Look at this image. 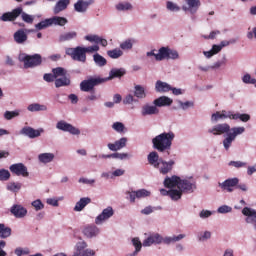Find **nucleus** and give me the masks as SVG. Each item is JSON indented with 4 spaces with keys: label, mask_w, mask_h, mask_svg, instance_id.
<instances>
[{
    "label": "nucleus",
    "mask_w": 256,
    "mask_h": 256,
    "mask_svg": "<svg viewBox=\"0 0 256 256\" xmlns=\"http://www.w3.org/2000/svg\"><path fill=\"white\" fill-rule=\"evenodd\" d=\"M173 141H175V132H162L152 139V147L155 151H158V153L169 157L171 155Z\"/></svg>",
    "instance_id": "nucleus-1"
},
{
    "label": "nucleus",
    "mask_w": 256,
    "mask_h": 256,
    "mask_svg": "<svg viewBox=\"0 0 256 256\" xmlns=\"http://www.w3.org/2000/svg\"><path fill=\"white\" fill-rule=\"evenodd\" d=\"M225 119H230L232 121H242V123H247L251 121V115L249 114H241L239 112L234 113L233 111H216L212 113L210 117L211 123H219V121H225Z\"/></svg>",
    "instance_id": "nucleus-2"
},
{
    "label": "nucleus",
    "mask_w": 256,
    "mask_h": 256,
    "mask_svg": "<svg viewBox=\"0 0 256 256\" xmlns=\"http://www.w3.org/2000/svg\"><path fill=\"white\" fill-rule=\"evenodd\" d=\"M156 51V49H153L146 52V57H154L155 61H169V59L175 61L179 59V52L175 49L163 46L159 48L158 53H156Z\"/></svg>",
    "instance_id": "nucleus-3"
},
{
    "label": "nucleus",
    "mask_w": 256,
    "mask_h": 256,
    "mask_svg": "<svg viewBox=\"0 0 256 256\" xmlns=\"http://www.w3.org/2000/svg\"><path fill=\"white\" fill-rule=\"evenodd\" d=\"M20 63H24V69H34V67H39L43 63V57L41 54L29 55L26 53H21L18 56Z\"/></svg>",
    "instance_id": "nucleus-4"
},
{
    "label": "nucleus",
    "mask_w": 256,
    "mask_h": 256,
    "mask_svg": "<svg viewBox=\"0 0 256 256\" xmlns=\"http://www.w3.org/2000/svg\"><path fill=\"white\" fill-rule=\"evenodd\" d=\"M103 83H105V80L99 76L90 77L80 83V91L83 93H91V91H93L97 85H103Z\"/></svg>",
    "instance_id": "nucleus-5"
},
{
    "label": "nucleus",
    "mask_w": 256,
    "mask_h": 256,
    "mask_svg": "<svg viewBox=\"0 0 256 256\" xmlns=\"http://www.w3.org/2000/svg\"><path fill=\"white\" fill-rule=\"evenodd\" d=\"M65 54L71 57L73 61H78L79 63H85L87 61V54L83 46H77L75 48H66Z\"/></svg>",
    "instance_id": "nucleus-6"
},
{
    "label": "nucleus",
    "mask_w": 256,
    "mask_h": 256,
    "mask_svg": "<svg viewBox=\"0 0 256 256\" xmlns=\"http://www.w3.org/2000/svg\"><path fill=\"white\" fill-rule=\"evenodd\" d=\"M210 129H208V133L214 135V137H219L221 135H228L231 132V125L228 123H212Z\"/></svg>",
    "instance_id": "nucleus-7"
},
{
    "label": "nucleus",
    "mask_w": 256,
    "mask_h": 256,
    "mask_svg": "<svg viewBox=\"0 0 256 256\" xmlns=\"http://www.w3.org/2000/svg\"><path fill=\"white\" fill-rule=\"evenodd\" d=\"M56 129H58V131H63L64 133H69L70 135H81V130L79 128L65 120L58 121L56 123Z\"/></svg>",
    "instance_id": "nucleus-8"
},
{
    "label": "nucleus",
    "mask_w": 256,
    "mask_h": 256,
    "mask_svg": "<svg viewBox=\"0 0 256 256\" xmlns=\"http://www.w3.org/2000/svg\"><path fill=\"white\" fill-rule=\"evenodd\" d=\"M113 215H115V210H113L112 206H108L95 218L94 223L95 225H103V223L109 221Z\"/></svg>",
    "instance_id": "nucleus-9"
},
{
    "label": "nucleus",
    "mask_w": 256,
    "mask_h": 256,
    "mask_svg": "<svg viewBox=\"0 0 256 256\" xmlns=\"http://www.w3.org/2000/svg\"><path fill=\"white\" fill-rule=\"evenodd\" d=\"M173 167H175V160L170 159L167 161L162 158L155 169H158L161 175H167L173 171Z\"/></svg>",
    "instance_id": "nucleus-10"
},
{
    "label": "nucleus",
    "mask_w": 256,
    "mask_h": 256,
    "mask_svg": "<svg viewBox=\"0 0 256 256\" xmlns=\"http://www.w3.org/2000/svg\"><path fill=\"white\" fill-rule=\"evenodd\" d=\"M42 133H45V129L43 128L35 129L31 126H24L20 130V135H24V137H28L29 139H37V137H41Z\"/></svg>",
    "instance_id": "nucleus-11"
},
{
    "label": "nucleus",
    "mask_w": 256,
    "mask_h": 256,
    "mask_svg": "<svg viewBox=\"0 0 256 256\" xmlns=\"http://www.w3.org/2000/svg\"><path fill=\"white\" fill-rule=\"evenodd\" d=\"M178 189H181L184 193H193L197 189V182L193 178L180 179Z\"/></svg>",
    "instance_id": "nucleus-12"
},
{
    "label": "nucleus",
    "mask_w": 256,
    "mask_h": 256,
    "mask_svg": "<svg viewBox=\"0 0 256 256\" xmlns=\"http://www.w3.org/2000/svg\"><path fill=\"white\" fill-rule=\"evenodd\" d=\"M237 185H239V178H228L223 182H218V187L222 191H227V193H233L234 189H236Z\"/></svg>",
    "instance_id": "nucleus-13"
},
{
    "label": "nucleus",
    "mask_w": 256,
    "mask_h": 256,
    "mask_svg": "<svg viewBox=\"0 0 256 256\" xmlns=\"http://www.w3.org/2000/svg\"><path fill=\"white\" fill-rule=\"evenodd\" d=\"M82 233L86 239H95L101 235V228L97 224H88L84 227Z\"/></svg>",
    "instance_id": "nucleus-14"
},
{
    "label": "nucleus",
    "mask_w": 256,
    "mask_h": 256,
    "mask_svg": "<svg viewBox=\"0 0 256 256\" xmlns=\"http://www.w3.org/2000/svg\"><path fill=\"white\" fill-rule=\"evenodd\" d=\"M9 170L17 177H29V170L23 163H15L9 166Z\"/></svg>",
    "instance_id": "nucleus-15"
},
{
    "label": "nucleus",
    "mask_w": 256,
    "mask_h": 256,
    "mask_svg": "<svg viewBox=\"0 0 256 256\" xmlns=\"http://www.w3.org/2000/svg\"><path fill=\"white\" fill-rule=\"evenodd\" d=\"M186 5L182 6V11L195 15L201 7V0H185Z\"/></svg>",
    "instance_id": "nucleus-16"
},
{
    "label": "nucleus",
    "mask_w": 256,
    "mask_h": 256,
    "mask_svg": "<svg viewBox=\"0 0 256 256\" xmlns=\"http://www.w3.org/2000/svg\"><path fill=\"white\" fill-rule=\"evenodd\" d=\"M21 13L22 7H17L11 12L3 13L2 16H0V21H3L4 23L15 21L17 17L21 16Z\"/></svg>",
    "instance_id": "nucleus-17"
},
{
    "label": "nucleus",
    "mask_w": 256,
    "mask_h": 256,
    "mask_svg": "<svg viewBox=\"0 0 256 256\" xmlns=\"http://www.w3.org/2000/svg\"><path fill=\"white\" fill-rule=\"evenodd\" d=\"M142 117H151L152 115H159V108L155 104L146 103L140 110Z\"/></svg>",
    "instance_id": "nucleus-18"
},
{
    "label": "nucleus",
    "mask_w": 256,
    "mask_h": 256,
    "mask_svg": "<svg viewBox=\"0 0 256 256\" xmlns=\"http://www.w3.org/2000/svg\"><path fill=\"white\" fill-rule=\"evenodd\" d=\"M161 243H163V236L159 233H154L147 237L142 245L143 247H151V245H161Z\"/></svg>",
    "instance_id": "nucleus-19"
},
{
    "label": "nucleus",
    "mask_w": 256,
    "mask_h": 256,
    "mask_svg": "<svg viewBox=\"0 0 256 256\" xmlns=\"http://www.w3.org/2000/svg\"><path fill=\"white\" fill-rule=\"evenodd\" d=\"M127 73V70L125 68H112L109 72V76L106 78H103L104 83H107V81H112V79H121L125 74Z\"/></svg>",
    "instance_id": "nucleus-20"
},
{
    "label": "nucleus",
    "mask_w": 256,
    "mask_h": 256,
    "mask_svg": "<svg viewBox=\"0 0 256 256\" xmlns=\"http://www.w3.org/2000/svg\"><path fill=\"white\" fill-rule=\"evenodd\" d=\"M10 213L14 215L16 219H23V217H27V208L19 204H14L10 208Z\"/></svg>",
    "instance_id": "nucleus-21"
},
{
    "label": "nucleus",
    "mask_w": 256,
    "mask_h": 256,
    "mask_svg": "<svg viewBox=\"0 0 256 256\" xmlns=\"http://www.w3.org/2000/svg\"><path fill=\"white\" fill-rule=\"evenodd\" d=\"M93 4L92 0H78L74 4V11L76 13H87L89 6Z\"/></svg>",
    "instance_id": "nucleus-22"
},
{
    "label": "nucleus",
    "mask_w": 256,
    "mask_h": 256,
    "mask_svg": "<svg viewBox=\"0 0 256 256\" xmlns=\"http://www.w3.org/2000/svg\"><path fill=\"white\" fill-rule=\"evenodd\" d=\"M107 147L110 151H121V149L127 147V138L122 137L114 143H108Z\"/></svg>",
    "instance_id": "nucleus-23"
},
{
    "label": "nucleus",
    "mask_w": 256,
    "mask_h": 256,
    "mask_svg": "<svg viewBox=\"0 0 256 256\" xmlns=\"http://www.w3.org/2000/svg\"><path fill=\"white\" fill-rule=\"evenodd\" d=\"M153 105H155L157 109H159V107H171V105H173V99L168 96H160L153 100Z\"/></svg>",
    "instance_id": "nucleus-24"
},
{
    "label": "nucleus",
    "mask_w": 256,
    "mask_h": 256,
    "mask_svg": "<svg viewBox=\"0 0 256 256\" xmlns=\"http://www.w3.org/2000/svg\"><path fill=\"white\" fill-rule=\"evenodd\" d=\"M180 181H181V178L179 176H176V175H173L171 177L167 176L164 179L163 185L167 189H173L174 187H178L179 188Z\"/></svg>",
    "instance_id": "nucleus-25"
},
{
    "label": "nucleus",
    "mask_w": 256,
    "mask_h": 256,
    "mask_svg": "<svg viewBox=\"0 0 256 256\" xmlns=\"http://www.w3.org/2000/svg\"><path fill=\"white\" fill-rule=\"evenodd\" d=\"M28 38L29 37L27 36V33L24 29H19L13 34V39L17 45H25Z\"/></svg>",
    "instance_id": "nucleus-26"
},
{
    "label": "nucleus",
    "mask_w": 256,
    "mask_h": 256,
    "mask_svg": "<svg viewBox=\"0 0 256 256\" xmlns=\"http://www.w3.org/2000/svg\"><path fill=\"white\" fill-rule=\"evenodd\" d=\"M242 214L246 217V223H256V210L249 207L242 209Z\"/></svg>",
    "instance_id": "nucleus-27"
},
{
    "label": "nucleus",
    "mask_w": 256,
    "mask_h": 256,
    "mask_svg": "<svg viewBox=\"0 0 256 256\" xmlns=\"http://www.w3.org/2000/svg\"><path fill=\"white\" fill-rule=\"evenodd\" d=\"M70 3H71V0H59L53 8L54 15H59L61 11H65V9L69 7Z\"/></svg>",
    "instance_id": "nucleus-28"
},
{
    "label": "nucleus",
    "mask_w": 256,
    "mask_h": 256,
    "mask_svg": "<svg viewBox=\"0 0 256 256\" xmlns=\"http://www.w3.org/2000/svg\"><path fill=\"white\" fill-rule=\"evenodd\" d=\"M99 159H120L123 161L125 159H129V155L127 153H113V154H100Z\"/></svg>",
    "instance_id": "nucleus-29"
},
{
    "label": "nucleus",
    "mask_w": 256,
    "mask_h": 256,
    "mask_svg": "<svg viewBox=\"0 0 256 256\" xmlns=\"http://www.w3.org/2000/svg\"><path fill=\"white\" fill-rule=\"evenodd\" d=\"M39 163L47 165V163H53L55 161V154L51 152H45L38 155Z\"/></svg>",
    "instance_id": "nucleus-30"
},
{
    "label": "nucleus",
    "mask_w": 256,
    "mask_h": 256,
    "mask_svg": "<svg viewBox=\"0 0 256 256\" xmlns=\"http://www.w3.org/2000/svg\"><path fill=\"white\" fill-rule=\"evenodd\" d=\"M89 203H91V198L89 197L80 198V200L76 202L73 211H75L76 213H81V211H83V209H85V206L89 205Z\"/></svg>",
    "instance_id": "nucleus-31"
},
{
    "label": "nucleus",
    "mask_w": 256,
    "mask_h": 256,
    "mask_svg": "<svg viewBox=\"0 0 256 256\" xmlns=\"http://www.w3.org/2000/svg\"><path fill=\"white\" fill-rule=\"evenodd\" d=\"M147 159L149 165H151L155 169L163 158L159 157V153H157V151H152L148 154Z\"/></svg>",
    "instance_id": "nucleus-32"
},
{
    "label": "nucleus",
    "mask_w": 256,
    "mask_h": 256,
    "mask_svg": "<svg viewBox=\"0 0 256 256\" xmlns=\"http://www.w3.org/2000/svg\"><path fill=\"white\" fill-rule=\"evenodd\" d=\"M155 91L156 93H168V91H171V85L167 82L158 80L155 83Z\"/></svg>",
    "instance_id": "nucleus-33"
},
{
    "label": "nucleus",
    "mask_w": 256,
    "mask_h": 256,
    "mask_svg": "<svg viewBox=\"0 0 256 256\" xmlns=\"http://www.w3.org/2000/svg\"><path fill=\"white\" fill-rule=\"evenodd\" d=\"M176 103H177L178 107L173 106V109L175 111H177V109H181L182 111H187V110L193 109V107H195V102H193V101L183 102L181 100H176Z\"/></svg>",
    "instance_id": "nucleus-34"
},
{
    "label": "nucleus",
    "mask_w": 256,
    "mask_h": 256,
    "mask_svg": "<svg viewBox=\"0 0 256 256\" xmlns=\"http://www.w3.org/2000/svg\"><path fill=\"white\" fill-rule=\"evenodd\" d=\"M73 39H77V32L75 31L62 33L59 36L58 41L59 43H65L67 41H73Z\"/></svg>",
    "instance_id": "nucleus-35"
},
{
    "label": "nucleus",
    "mask_w": 256,
    "mask_h": 256,
    "mask_svg": "<svg viewBox=\"0 0 256 256\" xmlns=\"http://www.w3.org/2000/svg\"><path fill=\"white\" fill-rule=\"evenodd\" d=\"M181 239H185V234H179L178 236H166L163 238L162 243H164V245H172V243H177L181 241Z\"/></svg>",
    "instance_id": "nucleus-36"
},
{
    "label": "nucleus",
    "mask_w": 256,
    "mask_h": 256,
    "mask_svg": "<svg viewBox=\"0 0 256 256\" xmlns=\"http://www.w3.org/2000/svg\"><path fill=\"white\" fill-rule=\"evenodd\" d=\"M71 85V78L66 76H62L60 78H56L55 87L59 89L60 87H69Z\"/></svg>",
    "instance_id": "nucleus-37"
},
{
    "label": "nucleus",
    "mask_w": 256,
    "mask_h": 256,
    "mask_svg": "<svg viewBox=\"0 0 256 256\" xmlns=\"http://www.w3.org/2000/svg\"><path fill=\"white\" fill-rule=\"evenodd\" d=\"M87 247H88L87 242H85L84 240L77 242L75 245V252L72 256H82L83 253L85 252V249H87Z\"/></svg>",
    "instance_id": "nucleus-38"
},
{
    "label": "nucleus",
    "mask_w": 256,
    "mask_h": 256,
    "mask_svg": "<svg viewBox=\"0 0 256 256\" xmlns=\"http://www.w3.org/2000/svg\"><path fill=\"white\" fill-rule=\"evenodd\" d=\"M50 23H51V26L58 25L59 27H65V25H67V23H68V20L65 17L54 16V17L50 18Z\"/></svg>",
    "instance_id": "nucleus-39"
},
{
    "label": "nucleus",
    "mask_w": 256,
    "mask_h": 256,
    "mask_svg": "<svg viewBox=\"0 0 256 256\" xmlns=\"http://www.w3.org/2000/svg\"><path fill=\"white\" fill-rule=\"evenodd\" d=\"M27 109H28V111H30V113H35V112H39V111H47V105L39 104V103H32V104L28 105Z\"/></svg>",
    "instance_id": "nucleus-40"
},
{
    "label": "nucleus",
    "mask_w": 256,
    "mask_h": 256,
    "mask_svg": "<svg viewBox=\"0 0 256 256\" xmlns=\"http://www.w3.org/2000/svg\"><path fill=\"white\" fill-rule=\"evenodd\" d=\"M134 96H136L137 99H145L147 97L145 87H143L142 85L134 86Z\"/></svg>",
    "instance_id": "nucleus-41"
},
{
    "label": "nucleus",
    "mask_w": 256,
    "mask_h": 256,
    "mask_svg": "<svg viewBox=\"0 0 256 256\" xmlns=\"http://www.w3.org/2000/svg\"><path fill=\"white\" fill-rule=\"evenodd\" d=\"M93 61L96 67H105V65H107V59L99 53L93 55Z\"/></svg>",
    "instance_id": "nucleus-42"
},
{
    "label": "nucleus",
    "mask_w": 256,
    "mask_h": 256,
    "mask_svg": "<svg viewBox=\"0 0 256 256\" xmlns=\"http://www.w3.org/2000/svg\"><path fill=\"white\" fill-rule=\"evenodd\" d=\"M245 133V127L243 126H237V127H230V132L229 134L234 138L237 139L239 135H243Z\"/></svg>",
    "instance_id": "nucleus-43"
},
{
    "label": "nucleus",
    "mask_w": 256,
    "mask_h": 256,
    "mask_svg": "<svg viewBox=\"0 0 256 256\" xmlns=\"http://www.w3.org/2000/svg\"><path fill=\"white\" fill-rule=\"evenodd\" d=\"M9 237H11V228L0 223V239H7Z\"/></svg>",
    "instance_id": "nucleus-44"
},
{
    "label": "nucleus",
    "mask_w": 256,
    "mask_h": 256,
    "mask_svg": "<svg viewBox=\"0 0 256 256\" xmlns=\"http://www.w3.org/2000/svg\"><path fill=\"white\" fill-rule=\"evenodd\" d=\"M22 184L19 182H9L6 185L7 191H11V193H19L21 191Z\"/></svg>",
    "instance_id": "nucleus-45"
},
{
    "label": "nucleus",
    "mask_w": 256,
    "mask_h": 256,
    "mask_svg": "<svg viewBox=\"0 0 256 256\" xmlns=\"http://www.w3.org/2000/svg\"><path fill=\"white\" fill-rule=\"evenodd\" d=\"M133 45H135V39H126L120 44V49H122V51H131Z\"/></svg>",
    "instance_id": "nucleus-46"
},
{
    "label": "nucleus",
    "mask_w": 256,
    "mask_h": 256,
    "mask_svg": "<svg viewBox=\"0 0 256 256\" xmlns=\"http://www.w3.org/2000/svg\"><path fill=\"white\" fill-rule=\"evenodd\" d=\"M19 115H21V109H16L14 111H5L4 119H6V121H11V119H15V117H19Z\"/></svg>",
    "instance_id": "nucleus-47"
},
{
    "label": "nucleus",
    "mask_w": 256,
    "mask_h": 256,
    "mask_svg": "<svg viewBox=\"0 0 256 256\" xmlns=\"http://www.w3.org/2000/svg\"><path fill=\"white\" fill-rule=\"evenodd\" d=\"M107 55L110 59H119V57H123V50L119 48L108 50Z\"/></svg>",
    "instance_id": "nucleus-48"
},
{
    "label": "nucleus",
    "mask_w": 256,
    "mask_h": 256,
    "mask_svg": "<svg viewBox=\"0 0 256 256\" xmlns=\"http://www.w3.org/2000/svg\"><path fill=\"white\" fill-rule=\"evenodd\" d=\"M47 27H51V18L42 20L35 25V29H37V31H43V29H47Z\"/></svg>",
    "instance_id": "nucleus-49"
},
{
    "label": "nucleus",
    "mask_w": 256,
    "mask_h": 256,
    "mask_svg": "<svg viewBox=\"0 0 256 256\" xmlns=\"http://www.w3.org/2000/svg\"><path fill=\"white\" fill-rule=\"evenodd\" d=\"M170 199H172V201H179V199H181V197H183V192L181 189L177 190V189H170Z\"/></svg>",
    "instance_id": "nucleus-50"
},
{
    "label": "nucleus",
    "mask_w": 256,
    "mask_h": 256,
    "mask_svg": "<svg viewBox=\"0 0 256 256\" xmlns=\"http://www.w3.org/2000/svg\"><path fill=\"white\" fill-rule=\"evenodd\" d=\"M52 73L55 79H59V77H65L67 75V70L63 67H57L52 69Z\"/></svg>",
    "instance_id": "nucleus-51"
},
{
    "label": "nucleus",
    "mask_w": 256,
    "mask_h": 256,
    "mask_svg": "<svg viewBox=\"0 0 256 256\" xmlns=\"http://www.w3.org/2000/svg\"><path fill=\"white\" fill-rule=\"evenodd\" d=\"M233 141H235V139L228 133L222 142L225 151H229L231 145H233Z\"/></svg>",
    "instance_id": "nucleus-52"
},
{
    "label": "nucleus",
    "mask_w": 256,
    "mask_h": 256,
    "mask_svg": "<svg viewBox=\"0 0 256 256\" xmlns=\"http://www.w3.org/2000/svg\"><path fill=\"white\" fill-rule=\"evenodd\" d=\"M117 11H131L133 9V5L129 2H121L116 5Z\"/></svg>",
    "instance_id": "nucleus-53"
},
{
    "label": "nucleus",
    "mask_w": 256,
    "mask_h": 256,
    "mask_svg": "<svg viewBox=\"0 0 256 256\" xmlns=\"http://www.w3.org/2000/svg\"><path fill=\"white\" fill-rule=\"evenodd\" d=\"M31 206L33 207L34 211H43L45 209V204L41 199H36L31 202Z\"/></svg>",
    "instance_id": "nucleus-54"
},
{
    "label": "nucleus",
    "mask_w": 256,
    "mask_h": 256,
    "mask_svg": "<svg viewBox=\"0 0 256 256\" xmlns=\"http://www.w3.org/2000/svg\"><path fill=\"white\" fill-rule=\"evenodd\" d=\"M9 179H11V172L5 168L0 169V181H9Z\"/></svg>",
    "instance_id": "nucleus-55"
},
{
    "label": "nucleus",
    "mask_w": 256,
    "mask_h": 256,
    "mask_svg": "<svg viewBox=\"0 0 256 256\" xmlns=\"http://www.w3.org/2000/svg\"><path fill=\"white\" fill-rule=\"evenodd\" d=\"M150 196H151V192H149L147 189L136 190L137 199H145V197H150Z\"/></svg>",
    "instance_id": "nucleus-56"
},
{
    "label": "nucleus",
    "mask_w": 256,
    "mask_h": 256,
    "mask_svg": "<svg viewBox=\"0 0 256 256\" xmlns=\"http://www.w3.org/2000/svg\"><path fill=\"white\" fill-rule=\"evenodd\" d=\"M166 8L168 9V11H172L173 13L181 11V7H179L176 3L171 1L166 2Z\"/></svg>",
    "instance_id": "nucleus-57"
},
{
    "label": "nucleus",
    "mask_w": 256,
    "mask_h": 256,
    "mask_svg": "<svg viewBox=\"0 0 256 256\" xmlns=\"http://www.w3.org/2000/svg\"><path fill=\"white\" fill-rule=\"evenodd\" d=\"M242 83L246 85H255L256 79L251 77V74L247 73L242 77Z\"/></svg>",
    "instance_id": "nucleus-58"
},
{
    "label": "nucleus",
    "mask_w": 256,
    "mask_h": 256,
    "mask_svg": "<svg viewBox=\"0 0 256 256\" xmlns=\"http://www.w3.org/2000/svg\"><path fill=\"white\" fill-rule=\"evenodd\" d=\"M20 15H21L22 21H24V23L31 24V23H33V21H35V17L33 15L27 14L26 12H23V8H22V13Z\"/></svg>",
    "instance_id": "nucleus-59"
},
{
    "label": "nucleus",
    "mask_w": 256,
    "mask_h": 256,
    "mask_svg": "<svg viewBox=\"0 0 256 256\" xmlns=\"http://www.w3.org/2000/svg\"><path fill=\"white\" fill-rule=\"evenodd\" d=\"M84 39L86 41H89L90 43H95L96 45H99V41L101 37L99 35L92 34V35H86Z\"/></svg>",
    "instance_id": "nucleus-60"
},
{
    "label": "nucleus",
    "mask_w": 256,
    "mask_h": 256,
    "mask_svg": "<svg viewBox=\"0 0 256 256\" xmlns=\"http://www.w3.org/2000/svg\"><path fill=\"white\" fill-rule=\"evenodd\" d=\"M14 253L16 256L29 255V253H31V250H29V248H27V247H25V248L17 247L14 250Z\"/></svg>",
    "instance_id": "nucleus-61"
},
{
    "label": "nucleus",
    "mask_w": 256,
    "mask_h": 256,
    "mask_svg": "<svg viewBox=\"0 0 256 256\" xmlns=\"http://www.w3.org/2000/svg\"><path fill=\"white\" fill-rule=\"evenodd\" d=\"M112 129L116 131L117 133H123L125 131V124L122 122H114L112 125Z\"/></svg>",
    "instance_id": "nucleus-62"
},
{
    "label": "nucleus",
    "mask_w": 256,
    "mask_h": 256,
    "mask_svg": "<svg viewBox=\"0 0 256 256\" xmlns=\"http://www.w3.org/2000/svg\"><path fill=\"white\" fill-rule=\"evenodd\" d=\"M231 211H233V208L229 205H222L217 209V213H220L221 215H225L226 213H231Z\"/></svg>",
    "instance_id": "nucleus-63"
},
{
    "label": "nucleus",
    "mask_w": 256,
    "mask_h": 256,
    "mask_svg": "<svg viewBox=\"0 0 256 256\" xmlns=\"http://www.w3.org/2000/svg\"><path fill=\"white\" fill-rule=\"evenodd\" d=\"M197 238H198V241H201V242L207 241L208 239H211V232L209 231L201 232L198 234Z\"/></svg>",
    "instance_id": "nucleus-64"
}]
</instances>
